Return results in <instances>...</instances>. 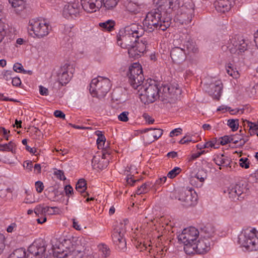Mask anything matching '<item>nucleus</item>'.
Instances as JSON below:
<instances>
[{"label": "nucleus", "instance_id": "nucleus-1", "mask_svg": "<svg viewBox=\"0 0 258 258\" xmlns=\"http://www.w3.org/2000/svg\"><path fill=\"white\" fill-rule=\"evenodd\" d=\"M141 92V99L144 103H151L157 99L162 101L171 102L176 99L178 95L181 93L180 89L178 85H162L159 86L156 82L146 83L139 89Z\"/></svg>", "mask_w": 258, "mask_h": 258}, {"label": "nucleus", "instance_id": "nucleus-2", "mask_svg": "<svg viewBox=\"0 0 258 258\" xmlns=\"http://www.w3.org/2000/svg\"><path fill=\"white\" fill-rule=\"evenodd\" d=\"M145 30L142 25L133 23L120 29L117 35V44L128 50L129 54H135L134 45L142 37Z\"/></svg>", "mask_w": 258, "mask_h": 258}, {"label": "nucleus", "instance_id": "nucleus-3", "mask_svg": "<svg viewBox=\"0 0 258 258\" xmlns=\"http://www.w3.org/2000/svg\"><path fill=\"white\" fill-rule=\"evenodd\" d=\"M143 25L147 30L153 31L155 29L166 30L171 25L169 17L162 18V14L159 9H156L148 13L143 21Z\"/></svg>", "mask_w": 258, "mask_h": 258}, {"label": "nucleus", "instance_id": "nucleus-4", "mask_svg": "<svg viewBox=\"0 0 258 258\" xmlns=\"http://www.w3.org/2000/svg\"><path fill=\"white\" fill-rule=\"evenodd\" d=\"M238 242L249 251L258 250V238L254 228H247L243 229L238 237Z\"/></svg>", "mask_w": 258, "mask_h": 258}, {"label": "nucleus", "instance_id": "nucleus-5", "mask_svg": "<svg viewBox=\"0 0 258 258\" xmlns=\"http://www.w3.org/2000/svg\"><path fill=\"white\" fill-rule=\"evenodd\" d=\"M247 44L245 40L238 36H232L226 44L221 47L223 51L228 50L230 53L235 55H240L247 50Z\"/></svg>", "mask_w": 258, "mask_h": 258}, {"label": "nucleus", "instance_id": "nucleus-6", "mask_svg": "<svg viewBox=\"0 0 258 258\" xmlns=\"http://www.w3.org/2000/svg\"><path fill=\"white\" fill-rule=\"evenodd\" d=\"M110 81L99 77L93 79L90 84V92L93 97H103L109 91Z\"/></svg>", "mask_w": 258, "mask_h": 258}, {"label": "nucleus", "instance_id": "nucleus-7", "mask_svg": "<svg viewBox=\"0 0 258 258\" xmlns=\"http://www.w3.org/2000/svg\"><path fill=\"white\" fill-rule=\"evenodd\" d=\"M128 223L127 219L123 220L119 223L117 222L114 225V228L112 234V238L114 243L117 246V248L120 250L126 249V241L124 238V234L126 232V225Z\"/></svg>", "mask_w": 258, "mask_h": 258}, {"label": "nucleus", "instance_id": "nucleus-8", "mask_svg": "<svg viewBox=\"0 0 258 258\" xmlns=\"http://www.w3.org/2000/svg\"><path fill=\"white\" fill-rule=\"evenodd\" d=\"M28 29L32 31L36 37L41 38L49 34L51 27L45 20L31 19L29 21Z\"/></svg>", "mask_w": 258, "mask_h": 258}, {"label": "nucleus", "instance_id": "nucleus-9", "mask_svg": "<svg viewBox=\"0 0 258 258\" xmlns=\"http://www.w3.org/2000/svg\"><path fill=\"white\" fill-rule=\"evenodd\" d=\"M200 235V232L194 227L185 228L178 237V240L184 244V250L186 253V246L192 247Z\"/></svg>", "mask_w": 258, "mask_h": 258}, {"label": "nucleus", "instance_id": "nucleus-10", "mask_svg": "<svg viewBox=\"0 0 258 258\" xmlns=\"http://www.w3.org/2000/svg\"><path fill=\"white\" fill-rule=\"evenodd\" d=\"M141 66L134 63L129 69L128 80L131 85L135 89H139L144 80Z\"/></svg>", "mask_w": 258, "mask_h": 258}, {"label": "nucleus", "instance_id": "nucleus-11", "mask_svg": "<svg viewBox=\"0 0 258 258\" xmlns=\"http://www.w3.org/2000/svg\"><path fill=\"white\" fill-rule=\"evenodd\" d=\"M211 241L209 238L200 237L197 243L193 244L192 247L186 246V254L194 253L203 254L206 253L211 249Z\"/></svg>", "mask_w": 258, "mask_h": 258}, {"label": "nucleus", "instance_id": "nucleus-12", "mask_svg": "<svg viewBox=\"0 0 258 258\" xmlns=\"http://www.w3.org/2000/svg\"><path fill=\"white\" fill-rule=\"evenodd\" d=\"M46 249L42 239L35 240L28 247V253L25 258H42L46 251Z\"/></svg>", "mask_w": 258, "mask_h": 258}, {"label": "nucleus", "instance_id": "nucleus-13", "mask_svg": "<svg viewBox=\"0 0 258 258\" xmlns=\"http://www.w3.org/2000/svg\"><path fill=\"white\" fill-rule=\"evenodd\" d=\"M73 69L69 63H65L61 66L55 72L57 81L63 85L67 84L73 76Z\"/></svg>", "mask_w": 258, "mask_h": 258}, {"label": "nucleus", "instance_id": "nucleus-14", "mask_svg": "<svg viewBox=\"0 0 258 258\" xmlns=\"http://www.w3.org/2000/svg\"><path fill=\"white\" fill-rule=\"evenodd\" d=\"M178 200L182 202L185 207L194 206L197 204V195L191 189L182 190L179 194Z\"/></svg>", "mask_w": 258, "mask_h": 258}, {"label": "nucleus", "instance_id": "nucleus-15", "mask_svg": "<svg viewBox=\"0 0 258 258\" xmlns=\"http://www.w3.org/2000/svg\"><path fill=\"white\" fill-rule=\"evenodd\" d=\"M154 3L158 6L157 9L166 14L176 11L179 6V0H154Z\"/></svg>", "mask_w": 258, "mask_h": 258}, {"label": "nucleus", "instance_id": "nucleus-16", "mask_svg": "<svg viewBox=\"0 0 258 258\" xmlns=\"http://www.w3.org/2000/svg\"><path fill=\"white\" fill-rule=\"evenodd\" d=\"M80 6L78 2L68 3L63 7L62 15L67 18H75L80 14Z\"/></svg>", "mask_w": 258, "mask_h": 258}, {"label": "nucleus", "instance_id": "nucleus-17", "mask_svg": "<svg viewBox=\"0 0 258 258\" xmlns=\"http://www.w3.org/2000/svg\"><path fill=\"white\" fill-rule=\"evenodd\" d=\"M247 191L243 184H235L231 185L228 189L229 197L233 200L243 199L244 195Z\"/></svg>", "mask_w": 258, "mask_h": 258}, {"label": "nucleus", "instance_id": "nucleus-18", "mask_svg": "<svg viewBox=\"0 0 258 258\" xmlns=\"http://www.w3.org/2000/svg\"><path fill=\"white\" fill-rule=\"evenodd\" d=\"M148 133L144 137V139L148 143H151L158 139L163 134V130L160 128H145L142 133Z\"/></svg>", "mask_w": 258, "mask_h": 258}, {"label": "nucleus", "instance_id": "nucleus-19", "mask_svg": "<svg viewBox=\"0 0 258 258\" xmlns=\"http://www.w3.org/2000/svg\"><path fill=\"white\" fill-rule=\"evenodd\" d=\"M84 10L88 12H96L102 6V0H81Z\"/></svg>", "mask_w": 258, "mask_h": 258}, {"label": "nucleus", "instance_id": "nucleus-20", "mask_svg": "<svg viewBox=\"0 0 258 258\" xmlns=\"http://www.w3.org/2000/svg\"><path fill=\"white\" fill-rule=\"evenodd\" d=\"M234 4V0H216L214 3L216 10L222 13L228 12Z\"/></svg>", "mask_w": 258, "mask_h": 258}, {"label": "nucleus", "instance_id": "nucleus-21", "mask_svg": "<svg viewBox=\"0 0 258 258\" xmlns=\"http://www.w3.org/2000/svg\"><path fill=\"white\" fill-rule=\"evenodd\" d=\"M170 56L174 62L180 63L185 59V52L183 49L175 47L171 49Z\"/></svg>", "mask_w": 258, "mask_h": 258}, {"label": "nucleus", "instance_id": "nucleus-22", "mask_svg": "<svg viewBox=\"0 0 258 258\" xmlns=\"http://www.w3.org/2000/svg\"><path fill=\"white\" fill-rule=\"evenodd\" d=\"M148 42L145 38H143L137 42L134 45V50L135 54H130L132 57H136V56L140 55L141 53H143L147 48Z\"/></svg>", "mask_w": 258, "mask_h": 258}, {"label": "nucleus", "instance_id": "nucleus-23", "mask_svg": "<svg viewBox=\"0 0 258 258\" xmlns=\"http://www.w3.org/2000/svg\"><path fill=\"white\" fill-rule=\"evenodd\" d=\"M222 89V83L220 81H217L209 85V90L208 91L209 94L213 96L214 98L219 99L221 94Z\"/></svg>", "mask_w": 258, "mask_h": 258}, {"label": "nucleus", "instance_id": "nucleus-24", "mask_svg": "<svg viewBox=\"0 0 258 258\" xmlns=\"http://www.w3.org/2000/svg\"><path fill=\"white\" fill-rule=\"evenodd\" d=\"M180 10L181 13L184 12L189 16H194L195 13V4L191 1L185 2L180 7L177 9Z\"/></svg>", "mask_w": 258, "mask_h": 258}, {"label": "nucleus", "instance_id": "nucleus-25", "mask_svg": "<svg viewBox=\"0 0 258 258\" xmlns=\"http://www.w3.org/2000/svg\"><path fill=\"white\" fill-rule=\"evenodd\" d=\"M215 232L214 227L210 224H208L201 229L200 234L201 237L209 238L212 237Z\"/></svg>", "mask_w": 258, "mask_h": 258}, {"label": "nucleus", "instance_id": "nucleus-26", "mask_svg": "<svg viewBox=\"0 0 258 258\" xmlns=\"http://www.w3.org/2000/svg\"><path fill=\"white\" fill-rule=\"evenodd\" d=\"M177 10V19L182 24H188L191 21L194 16H189L184 12L181 13L180 10Z\"/></svg>", "mask_w": 258, "mask_h": 258}, {"label": "nucleus", "instance_id": "nucleus-27", "mask_svg": "<svg viewBox=\"0 0 258 258\" xmlns=\"http://www.w3.org/2000/svg\"><path fill=\"white\" fill-rule=\"evenodd\" d=\"M76 189L84 197L88 195V194L85 192L87 187L86 182L84 179H80L78 180L76 184Z\"/></svg>", "mask_w": 258, "mask_h": 258}, {"label": "nucleus", "instance_id": "nucleus-28", "mask_svg": "<svg viewBox=\"0 0 258 258\" xmlns=\"http://www.w3.org/2000/svg\"><path fill=\"white\" fill-rule=\"evenodd\" d=\"M9 2L16 13L22 11L24 8V0H9Z\"/></svg>", "mask_w": 258, "mask_h": 258}, {"label": "nucleus", "instance_id": "nucleus-29", "mask_svg": "<svg viewBox=\"0 0 258 258\" xmlns=\"http://www.w3.org/2000/svg\"><path fill=\"white\" fill-rule=\"evenodd\" d=\"M16 148V145L13 141H10L8 144H0V151L11 152L14 153Z\"/></svg>", "mask_w": 258, "mask_h": 258}, {"label": "nucleus", "instance_id": "nucleus-30", "mask_svg": "<svg viewBox=\"0 0 258 258\" xmlns=\"http://www.w3.org/2000/svg\"><path fill=\"white\" fill-rule=\"evenodd\" d=\"M99 25L102 30L111 31L114 29L115 22L111 20H108L104 22L100 23Z\"/></svg>", "mask_w": 258, "mask_h": 258}, {"label": "nucleus", "instance_id": "nucleus-31", "mask_svg": "<svg viewBox=\"0 0 258 258\" xmlns=\"http://www.w3.org/2000/svg\"><path fill=\"white\" fill-rule=\"evenodd\" d=\"M142 4H139L137 3L130 2L128 4L127 9L128 10L134 13H137L143 8Z\"/></svg>", "mask_w": 258, "mask_h": 258}, {"label": "nucleus", "instance_id": "nucleus-32", "mask_svg": "<svg viewBox=\"0 0 258 258\" xmlns=\"http://www.w3.org/2000/svg\"><path fill=\"white\" fill-rule=\"evenodd\" d=\"M26 256V252L24 249L22 248L15 250L12 253L8 258H25Z\"/></svg>", "mask_w": 258, "mask_h": 258}, {"label": "nucleus", "instance_id": "nucleus-33", "mask_svg": "<svg viewBox=\"0 0 258 258\" xmlns=\"http://www.w3.org/2000/svg\"><path fill=\"white\" fill-rule=\"evenodd\" d=\"M207 175L206 171L204 169L199 170L196 174L195 177H191L190 178V182H192L194 178L199 179L201 182H204L205 179L207 178Z\"/></svg>", "mask_w": 258, "mask_h": 258}, {"label": "nucleus", "instance_id": "nucleus-34", "mask_svg": "<svg viewBox=\"0 0 258 258\" xmlns=\"http://www.w3.org/2000/svg\"><path fill=\"white\" fill-rule=\"evenodd\" d=\"M119 0H102L104 7L107 10H111L115 8Z\"/></svg>", "mask_w": 258, "mask_h": 258}, {"label": "nucleus", "instance_id": "nucleus-35", "mask_svg": "<svg viewBox=\"0 0 258 258\" xmlns=\"http://www.w3.org/2000/svg\"><path fill=\"white\" fill-rule=\"evenodd\" d=\"M185 46L189 52L196 53L199 51L198 47L193 42L187 41L185 44Z\"/></svg>", "mask_w": 258, "mask_h": 258}, {"label": "nucleus", "instance_id": "nucleus-36", "mask_svg": "<svg viewBox=\"0 0 258 258\" xmlns=\"http://www.w3.org/2000/svg\"><path fill=\"white\" fill-rule=\"evenodd\" d=\"M247 122L248 123V126L249 127V133L250 136L256 134L258 136V123L256 124L249 121H247Z\"/></svg>", "mask_w": 258, "mask_h": 258}, {"label": "nucleus", "instance_id": "nucleus-37", "mask_svg": "<svg viewBox=\"0 0 258 258\" xmlns=\"http://www.w3.org/2000/svg\"><path fill=\"white\" fill-rule=\"evenodd\" d=\"M226 71L229 75L232 76L234 78H236L239 76L238 71L233 69V66L231 63L228 64V66L226 67Z\"/></svg>", "mask_w": 258, "mask_h": 258}, {"label": "nucleus", "instance_id": "nucleus-38", "mask_svg": "<svg viewBox=\"0 0 258 258\" xmlns=\"http://www.w3.org/2000/svg\"><path fill=\"white\" fill-rule=\"evenodd\" d=\"M227 161H228L227 157L224 156L223 154L218 155L214 158L215 163L219 166L226 164Z\"/></svg>", "mask_w": 258, "mask_h": 258}, {"label": "nucleus", "instance_id": "nucleus-39", "mask_svg": "<svg viewBox=\"0 0 258 258\" xmlns=\"http://www.w3.org/2000/svg\"><path fill=\"white\" fill-rule=\"evenodd\" d=\"M13 70L15 72L19 73H23L24 74H31L32 72L31 71H26L23 69L22 65L19 63H15L13 66Z\"/></svg>", "mask_w": 258, "mask_h": 258}, {"label": "nucleus", "instance_id": "nucleus-40", "mask_svg": "<svg viewBox=\"0 0 258 258\" xmlns=\"http://www.w3.org/2000/svg\"><path fill=\"white\" fill-rule=\"evenodd\" d=\"M98 247L99 250L101 252L103 256L107 257L110 255V250L106 245L101 244L98 246Z\"/></svg>", "mask_w": 258, "mask_h": 258}, {"label": "nucleus", "instance_id": "nucleus-41", "mask_svg": "<svg viewBox=\"0 0 258 258\" xmlns=\"http://www.w3.org/2000/svg\"><path fill=\"white\" fill-rule=\"evenodd\" d=\"M227 124L233 131H235L238 128V120L229 119L227 121Z\"/></svg>", "mask_w": 258, "mask_h": 258}, {"label": "nucleus", "instance_id": "nucleus-42", "mask_svg": "<svg viewBox=\"0 0 258 258\" xmlns=\"http://www.w3.org/2000/svg\"><path fill=\"white\" fill-rule=\"evenodd\" d=\"M96 133V135L98 136L96 141L98 147L101 146L102 145L104 146L106 140L105 137L102 134L100 131H98Z\"/></svg>", "mask_w": 258, "mask_h": 258}, {"label": "nucleus", "instance_id": "nucleus-43", "mask_svg": "<svg viewBox=\"0 0 258 258\" xmlns=\"http://www.w3.org/2000/svg\"><path fill=\"white\" fill-rule=\"evenodd\" d=\"M62 192L59 191L58 189H53L48 195V198L52 199L53 201L57 200L58 195H61Z\"/></svg>", "mask_w": 258, "mask_h": 258}, {"label": "nucleus", "instance_id": "nucleus-44", "mask_svg": "<svg viewBox=\"0 0 258 258\" xmlns=\"http://www.w3.org/2000/svg\"><path fill=\"white\" fill-rule=\"evenodd\" d=\"M181 171V169L179 167H176L168 172L167 176L171 179L173 178L179 174Z\"/></svg>", "mask_w": 258, "mask_h": 258}, {"label": "nucleus", "instance_id": "nucleus-45", "mask_svg": "<svg viewBox=\"0 0 258 258\" xmlns=\"http://www.w3.org/2000/svg\"><path fill=\"white\" fill-rule=\"evenodd\" d=\"M240 166L245 169H247L249 167V161L247 158H242L239 159Z\"/></svg>", "mask_w": 258, "mask_h": 258}, {"label": "nucleus", "instance_id": "nucleus-46", "mask_svg": "<svg viewBox=\"0 0 258 258\" xmlns=\"http://www.w3.org/2000/svg\"><path fill=\"white\" fill-rule=\"evenodd\" d=\"M128 114L129 113L127 111L122 112L118 116V120L123 122L127 121L128 120Z\"/></svg>", "mask_w": 258, "mask_h": 258}, {"label": "nucleus", "instance_id": "nucleus-47", "mask_svg": "<svg viewBox=\"0 0 258 258\" xmlns=\"http://www.w3.org/2000/svg\"><path fill=\"white\" fill-rule=\"evenodd\" d=\"M11 192V189L9 188H5L3 185H0V197L2 198H5L8 192Z\"/></svg>", "mask_w": 258, "mask_h": 258}, {"label": "nucleus", "instance_id": "nucleus-48", "mask_svg": "<svg viewBox=\"0 0 258 258\" xmlns=\"http://www.w3.org/2000/svg\"><path fill=\"white\" fill-rule=\"evenodd\" d=\"M54 174L56 176V178L59 180H64L66 179L62 170H56L54 172Z\"/></svg>", "mask_w": 258, "mask_h": 258}, {"label": "nucleus", "instance_id": "nucleus-49", "mask_svg": "<svg viewBox=\"0 0 258 258\" xmlns=\"http://www.w3.org/2000/svg\"><path fill=\"white\" fill-rule=\"evenodd\" d=\"M232 136H225L220 138V144L222 145H225L228 143L232 142L231 139H232Z\"/></svg>", "mask_w": 258, "mask_h": 258}, {"label": "nucleus", "instance_id": "nucleus-50", "mask_svg": "<svg viewBox=\"0 0 258 258\" xmlns=\"http://www.w3.org/2000/svg\"><path fill=\"white\" fill-rule=\"evenodd\" d=\"M5 236L0 233V255L2 253L5 247Z\"/></svg>", "mask_w": 258, "mask_h": 258}, {"label": "nucleus", "instance_id": "nucleus-51", "mask_svg": "<svg viewBox=\"0 0 258 258\" xmlns=\"http://www.w3.org/2000/svg\"><path fill=\"white\" fill-rule=\"evenodd\" d=\"M34 212L38 216H39V215H43L44 214L43 206H41V205H39L37 206L35 208V209L34 210Z\"/></svg>", "mask_w": 258, "mask_h": 258}, {"label": "nucleus", "instance_id": "nucleus-52", "mask_svg": "<svg viewBox=\"0 0 258 258\" xmlns=\"http://www.w3.org/2000/svg\"><path fill=\"white\" fill-rule=\"evenodd\" d=\"M35 188L36 191L38 193L41 192L44 188V185L43 183L40 181H38L35 182Z\"/></svg>", "mask_w": 258, "mask_h": 258}, {"label": "nucleus", "instance_id": "nucleus-53", "mask_svg": "<svg viewBox=\"0 0 258 258\" xmlns=\"http://www.w3.org/2000/svg\"><path fill=\"white\" fill-rule=\"evenodd\" d=\"M62 246L66 249H71L70 245L71 244L70 239H63L61 242Z\"/></svg>", "mask_w": 258, "mask_h": 258}, {"label": "nucleus", "instance_id": "nucleus-54", "mask_svg": "<svg viewBox=\"0 0 258 258\" xmlns=\"http://www.w3.org/2000/svg\"><path fill=\"white\" fill-rule=\"evenodd\" d=\"M17 225L16 223H11L7 228V231L8 233H12L16 230Z\"/></svg>", "mask_w": 258, "mask_h": 258}, {"label": "nucleus", "instance_id": "nucleus-55", "mask_svg": "<svg viewBox=\"0 0 258 258\" xmlns=\"http://www.w3.org/2000/svg\"><path fill=\"white\" fill-rule=\"evenodd\" d=\"M192 140L190 136H186L180 140L179 143L181 144H186V143H188L192 142Z\"/></svg>", "mask_w": 258, "mask_h": 258}, {"label": "nucleus", "instance_id": "nucleus-56", "mask_svg": "<svg viewBox=\"0 0 258 258\" xmlns=\"http://www.w3.org/2000/svg\"><path fill=\"white\" fill-rule=\"evenodd\" d=\"M225 110H229L231 114H234L236 112L234 111V110L230 109V107H226L224 105L220 106L218 109L217 111H225ZM239 112V110H238L236 112Z\"/></svg>", "mask_w": 258, "mask_h": 258}, {"label": "nucleus", "instance_id": "nucleus-57", "mask_svg": "<svg viewBox=\"0 0 258 258\" xmlns=\"http://www.w3.org/2000/svg\"><path fill=\"white\" fill-rule=\"evenodd\" d=\"M54 115L56 117L62 118L63 119H65V116H66L65 114H64V113L62 111H61L60 110H55L54 112Z\"/></svg>", "mask_w": 258, "mask_h": 258}, {"label": "nucleus", "instance_id": "nucleus-58", "mask_svg": "<svg viewBox=\"0 0 258 258\" xmlns=\"http://www.w3.org/2000/svg\"><path fill=\"white\" fill-rule=\"evenodd\" d=\"M12 83L14 86L18 87L21 84V81L19 78L15 77L13 78Z\"/></svg>", "mask_w": 258, "mask_h": 258}, {"label": "nucleus", "instance_id": "nucleus-59", "mask_svg": "<svg viewBox=\"0 0 258 258\" xmlns=\"http://www.w3.org/2000/svg\"><path fill=\"white\" fill-rule=\"evenodd\" d=\"M167 179L166 176H163L162 177H160L157 180H156V182H155V186L158 185H161L165 182L166 180Z\"/></svg>", "mask_w": 258, "mask_h": 258}, {"label": "nucleus", "instance_id": "nucleus-60", "mask_svg": "<svg viewBox=\"0 0 258 258\" xmlns=\"http://www.w3.org/2000/svg\"><path fill=\"white\" fill-rule=\"evenodd\" d=\"M39 93L41 95L47 96L48 95V90L47 88L42 86H39Z\"/></svg>", "mask_w": 258, "mask_h": 258}, {"label": "nucleus", "instance_id": "nucleus-61", "mask_svg": "<svg viewBox=\"0 0 258 258\" xmlns=\"http://www.w3.org/2000/svg\"><path fill=\"white\" fill-rule=\"evenodd\" d=\"M182 130L180 128H175L172 130L170 133V137H173L174 136H178L181 133Z\"/></svg>", "mask_w": 258, "mask_h": 258}, {"label": "nucleus", "instance_id": "nucleus-62", "mask_svg": "<svg viewBox=\"0 0 258 258\" xmlns=\"http://www.w3.org/2000/svg\"><path fill=\"white\" fill-rule=\"evenodd\" d=\"M23 166L26 169L31 170L33 167L32 162L31 161H26L24 163Z\"/></svg>", "mask_w": 258, "mask_h": 258}, {"label": "nucleus", "instance_id": "nucleus-63", "mask_svg": "<svg viewBox=\"0 0 258 258\" xmlns=\"http://www.w3.org/2000/svg\"><path fill=\"white\" fill-rule=\"evenodd\" d=\"M138 179H135L134 178H133L132 176H131L130 177H127L126 178V182L128 184H130L132 186L134 185V183L138 181Z\"/></svg>", "mask_w": 258, "mask_h": 258}, {"label": "nucleus", "instance_id": "nucleus-64", "mask_svg": "<svg viewBox=\"0 0 258 258\" xmlns=\"http://www.w3.org/2000/svg\"><path fill=\"white\" fill-rule=\"evenodd\" d=\"M49 208L51 209V210H48V215H53V214H56L58 213V209L56 207H49Z\"/></svg>", "mask_w": 258, "mask_h": 258}]
</instances>
